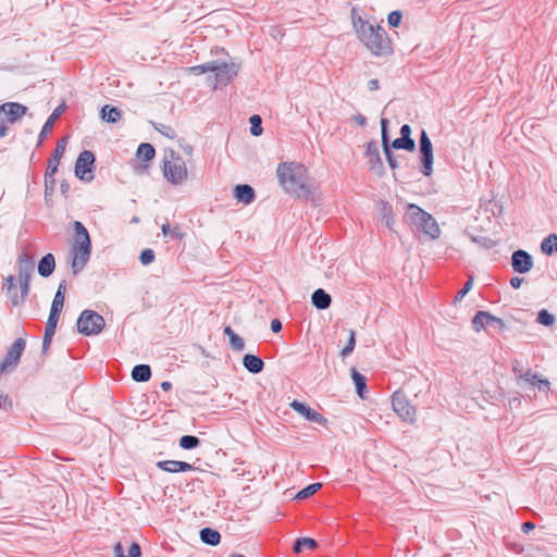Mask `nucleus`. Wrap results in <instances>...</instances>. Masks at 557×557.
I'll list each match as a JSON object with an SVG mask.
<instances>
[{
    "label": "nucleus",
    "instance_id": "obj_1",
    "mask_svg": "<svg viewBox=\"0 0 557 557\" xmlns=\"http://www.w3.org/2000/svg\"><path fill=\"white\" fill-rule=\"evenodd\" d=\"M351 25L358 40L375 57L387 54L392 51L385 30L377 24H373L357 13L354 8L350 12Z\"/></svg>",
    "mask_w": 557,
    "mask_h": 557
},
{
    "label": "nucleus",
    "instance_id": "obj_2",
    "mask_svg": "<svg viewBox=\"0 0 557 557\" xmlns=\"http://www.w3.org/2000/svg\"><path fill=\"white\" fill-rule=\"evenodd\" d=\"M307 169L296 162H282L276 169V176L283 189L298 198L309 197L312 187L307 182Z\"/></svg>",
    "mask_w": 557,
    "mask_h": 557
},
{
    "label": "nucleus",
    "instance_id": "obj_3",
    "mask_svg": "<svg viewBox=\"0 0 557 557\" xmlns=\"http://www.w3.org/2000/svg\"><path fill=\"white\" fill-rule=\"evenodd\" d=\"M74 236L70 246L69 257L74 274L81 272L89 261L91 255V240L86 227L78 221L73 223Z\"/></svg>",
    "mask_w": 557,
    "mask_h": 557
},
{
    "label": "nucleus",
    "instance_id": "obj_4",
    "mask_svg": "<svg viewBox=\"0 0 557 557\" xmlns=\"http://www.w3.org/2000/svg\"><path fill=\"white\" fill-rule=\"evenodd\" d=\"M404 219L407 223L423 232V234L431 239H436L441 235V228L436 220L414 203H408L406 206Z\"/></svg>",
    "mask_w": 557,
    "mask_h": 557
},
{
    "label": "nucleus",
    "instance_id": "obj_5",
    "mask_svg": "<svg viewBox=\"0 0 557 557\" xmlns=\"http://www.w3.org/2000/svg\"><path fill=\"white\" fill-rule=\"evenodd\" d=\"M163 174L173 185L183 184L188 177L186 162L178 153L170 150L164 156Z\"/></svg>",
    "mask_w": 557,
    "mask_h": 557
},
{
    "label": "nucleus",
    "instance_id": "obj_6",
    "mask_svg": "<svg viewBox=\"0 0 557 557\" xmlns=\"http://www.w3.org/2000/svg\"><path fill=\"white\" fill-rule=\"evenodd\" d=\"M27 112V107L17 102H5L0 106V138L7 136L10 125L21 120Z\"/></svg>",
    "mask_w": 557,
    "mask_h": 557
},
{
    "label": "nucleus",
    "instance_id": "obj_7",
    "mask_svg": "<svg viewBox=\"0 0 557 557\" xmlns=\"http://www.w3.org/2000/svg\"><path fill=\"white\" fill-rule=\"evenodd\" d=\"M106 325L104 319L92 310H84L77 320V330L86 336L98 335Z\"/></svg>",
    "mask_w": 557,
    "mask_h": 557
},
{
    "label": "nucleus",
    "instance_id": "obj_8",
    "mask_svg": "<svg viewBox=\"0 0 557 557\" xmlns=\"http://www.w3.org/2000/svg\"><path fill=\"white\" fill-rule=\"evenodd\" d=\"M392 405L393 410L403 421L409 423L414 422L417 414L416 407L409 403L401 392L397 391L393 394Z\"/></svg>",
    "mask_w": 557,
    "mask_h": 557
},
{
    "label": "nucleus",
    "instance_id": "obj_9",
    "mask_svg": "<svg viewBox=\"0 0 557 557\" xmlns=\"http://www.w3.org/2000/svg\"><path fill=\"white\" fill-rule=\"evenodd\" d=\"M420 153H421V172L425 176H431L433 172V147L431 139L425 131H422L420 136Z\"/></svg>",
    "mask_w": 557,
    "mask_h": 557
},
{
    "label": "nucleus",
    "instance_id": "obj_10",
    "mask_svg": "<svg viewBox=\"0 0 557 557\" xmlns=\"http://www.w3.org/2000/svg\"><path fill=\"white\" fill-rule=\"evenodd\" d=\"M95 163V156L89 150H84L79 153L75 163V175L82 181L92 180V170Z\"/></svg>",
    "mask_w": 557,
    "mask_h": 557
},
{
    "label": "nucleus",
    "instance_id": "obj_11",
    "mask_svg": "<svg viewBox=\"0 0 557 557\" xmlns=\"http://www.w3.org/2000/svg\"><path fill=\"white\" fill-rule=\"evenodd\" d=\"M26 342L23 338H17L8 349L2 362L0 363V372L8 371L14 368L25 349Z\"/></svg>",
    "mask_w": 557,
    "mask_h": 557
},
{
    "label": "nucleus",
    "instance_id": "obj_12",
    "mask_svg": "<svg viewBox=\"0 0 557 557\" xmlns=\"http://www.w3.org/2000/svg\"><path fill=\"white\" fill-rule=\"evenodd\" d=\"M212 72L215 76L214 88L218 85H226L238 73V66L234 63L212 62Z\"/></svg>",
    "mask_w": 557,
    "mask_h": 557
},
{
    "label": "nucleus",
    "instance_id": "obj_13",
    "mask_svg": "<svg viewBox=\"0 0 557 557\" xmlns=\"http://www.w3.org/2000/svg\"><path fill=\"white\" fill-rule=\"evenodd\" d=\"M65 290H66V284H65V281H62L59 284L58 290L52 300L47 325L57 326L60 314H61L63 306H64Z\"/></svg>",
    "mask_w": 557,
    "mask_h": 557
},
{
    "label": "nucleus",
    "instance_id": "obj_14",
    "mask_svg": "<svg viewBox=\"0 0 557 557\" xmlns=\"http://www.w3.org/2000/svg\"><path fill=\"white\" fill-rule=\"evenodd\" d=\"M290 408H293L297 413L305 417L308 421L315 422L321 425H325L327 420L317 410L310 408L305 403H300L298 400H293L289 404Z\"/></svg>",
    "mask_w": 557,
    "mask_h": 557
},
{
    "label": "nucleus",
    "instance_id": "obj_15",
    "mask_svg": "<svg viewBox=\"0 0 557 557\" xmlns=\"http://www.w3.org/2000/svg\"><path fill=\"white\" fill-rule=\"evenodd\" d=\"M511 264L518 273H527L533 267L531 256L524 250H517L512 253Z\"/></svg>",
    "mask_w": 557,
    "mask_h": 557
},
{
    "label": "nucleus",
    "instance_id": "obj_16",
    "mask_svg": "<svg viewBox=\"0 0 557 557\" xmlns=\"http://www.w3.org/2000/svg\"><path fill=\"white\" fill-rule=\"evenodd\" d=\"M491 322H497L498 324L504 326V322L502 321V319L496 318L486 311H478L476 312V314L472 319V326H473V330L476 333H479L483 329H485V326L487 324H490Z\"/></svg>",
    "mask_w": 557,
    "mask_h": 557
},
{
    "label": "nucleus",
    "instance_id": "obj_17",
    "mask_svg": "<svg viewBox=\"0 0 557 557\" xmlns=\"http://www.w3.org/2000/svg\"><path fill=\"white\" fill-rule=\"evenodd\" d=\"M157 467L165 472L177 473V472H187L194 470L193 465L185 461L177 460H163L158 461Z\"/></svg>",
    "mask_w": 557,
    "mask_h": 557
},
{
    "label": "nucleus",
    "instance_id": "obj_18",
    "mask_svg": "<svg viewBox=\"0 0 557 557\" xmlns=\"http://www.w3.org/2000/svg\"><path fill=\"white\" fill-rule=\"evenodd\" d=\"M54 268H55L54 256L52 253H47L46 256H44L40 259V261L38 263V273L41 276L47 277L53 273Z\"/></svg>",
    "mask_w": 557,
    "mask_h": 557
},
{
    "label": "nucleus",
    "instance_id": "obj_19",
    "mask_svg": "<svg viewBox=\"0 0 557 557\" xmlns=\"http://www.w3.org/2000/svg\"><path fill=\"white\" fill-rule=\"evenodd\" d=\"M243 364L249 372L255 374L260 373L264 367V363L261 358L250 354L244 356Z\"/></svg>",
    "mask_w": 557,
    "mask_h": 557
},
{
    "label": "nucleus",
    "instance_id": "obj_20",
    "mask_svg": "<svg viewBox=\"0 0 557 557\" xmlns=\"http://www.w3.org/2000/svg\"><path fill=\"white\" fill-rule=\"evenodd\" d=\"M312 305L318 309H326L331 306V296L323 289L319 288L311 296Z\"/></svg>",
    "mask_w": 557,
    "mask_h": 557
},
{
    "label": "nucleus",
    "instance_id": "obj_21",
    "mask_svg": "<svg viewBox=\"0 0 557 557\" xmlns=\"http://www.w3.org/2000/svg\"><path fill=\"white\" fill-rule=\"evenodd\" d=\"M235 198L244 203H250L255 198V191L249 185H237L234 190Z\"/></svg>",
    "mask_w": 557,
    "mask_h": 557
},
{
    "label": "nucleus",
    "instance_id": "obj_22",
    "mask_svg": "<svg viewBox=\"0 0 557 557\" xmlns=\"http://www.w3.org/2000/svg\"><path fill=\"white\" fill-rule=\"evenodd\" d=\"M351 379L356 386V392L359 395L360 398H366L367 393V384H366V376L358 372L355 368L351 369Z\"/></svg>",
    "mask_w": 557,
    "mask_h": 557
},
{
    "label": "nucleus",
    "instance_id": "obj_23",
    "mask_svg": "<svg viewBox=\"0 0 557 557\" xmlns=\"http://www.w3.org/2000/svg\"><path fill=\"white\" fill-rule=\"evenodd\" d=\"M100 115L101 119L108 123H116L122 116L121 111L117 108L109 104L102 107Z\"/></svg>",
    "mask_w": 557,
    "mask_h": 557
},
{
    "label": "nucleus",
    "instance_id": "obj_24",
    "mask_svg": "<svg viewBox=\"0 0 557 557\" xmlns=\"http://www.w3.org/2000/svg\"><path fill=\"white\" fill-rule=\"evenodd\" d=\"M522 377L527 383L537 386L540 389H549V382L546 379H541L539 374L533 373L531 370L527 371Z\"/></svg>",
    "mask_w": 557,
    "mask_h": 557
},
{
    "label": "nucleus",
    "instance_id": "obj_25",
    "mask_svg": "<svg viewBox=\"0 0 557 557\" xmlns=\"http://www.w3.org/2000/svg\"><path fill=\"white\" fill-rule=\"evenodd\" d=\"M151 376V370L148 364L135 366L132 370V377L136 382H146Z\"/></svg>",
    "mask_w": 557,
    "mask_h": 557
},
{
    "label": "nucleus",
    "instance_id": "obj_26",
    "mask_svg": "<svg viewBox=\"0 0 557 557\" xmlns=\"http://www.w3.org/2000/svg\"><path fill=\"white\" fill-rule=\"evenodd\" d=\"M382 140L384 145V153L386 157V160L388 162V165L392 169H396L398 166V163L396 159L394 158L389 147L387 146V137H386V120H382Z\"/></svg>",
    "mask_w": 557,
    "mask_h": 557
},
{
    "label": "nucleus",
    "instance_id": "obj_27",
    "mask_svg": "<svg viewBox=\"0 0 557 557\" xmlns=\"http://www.w3.org/2000/svg\"><path fill=\"white\" fill-rule=\"evenodd\" d=\"M200 539L206 544L218 545L220 543L221 535L216 530L205 528L200 531Z\"/></svg>",
    "mask_w": 557,
    "mask_h": 557
},
{
    "label": "nucleus",
    "instance_id": "obj_28",
    "mask_svg": "<svg viewBox=\"0 0 557 557\" xmlns=\"http://www.w3.org/2000/svg\"><path fill=\"white\" fill-rule=\"evenodd\" d=\"M224 334L228 336V339H230V345L235 349V350H243L245 348V344H244V341L242 339V337H239L231 326H225L224 327Z\"/></svg>",
    "mask_w": 557,
    "mask_h": 557
},
{
    "label": "nucleus",
    "instance_id": "obj_29",
    "mask_svg": "<svg viewBox=\"0 0 557 557\" xmlns=\"http://www.w3.org/2000/svg\"><path fill=\"white\" fill-rule=\"evenodd\" d=\"M156 156V150L151 144L143 143L137 148V157L145 161H150Z\"/></svg>",
    "mask_w": 557,
    "mask_h": 557
},
{
    "label": "nucleus",
    "instance_id": "obj_30",
    "mask_svg": "<svg viewBox=\"0 0 557 557\" xmlns=\"http://www.w3.org/2000/svg\"><path fill=\"white\" fill-rule=\"evenodd\" d=\"M541 249L543 253L550 256L552 253L557 251V235L552 234L544 238L541 245Z\"/></svg>",
    "mask_w": 557,
    "mask_h": 557
},
{
    "label": "nucleus",
    "instance_id": "obj_31",
    "mask_svg": "<svg viewBox=\"0 0 557 557\" xmlns=\"http://www.w3.org/2000/svg\"><path fill=\"white\" fill-rule=\"evenodd\" d=\"M114 552L116 557H140L141 550L137 543H133L128 548V555L123 554V547L121 543L115 544Z\"/></svg>",
    "mask_w": 557,
    "mask_h": 557
},
{
    "label": "nucleus",
    "instance_id": "obj_32",
    "mask_svg": "<svg viewBox=\"0 0 557 557\" xmlns=\"http://www.w3.org/2000/svg\"><path fill=\"white\" fill-rule=\"evenodd\" d=\"M392 147L395 149H405L407 151H413L416 148V144L412 138L399 137L393 140Z\"/></svg>",
    "mask_w": 557,
    "mask_h": 557
},
{
    "label": "nucleus",
    "instance_id": "obj_33",
    "mask_svg": "<svg viewBox=\"0 0 557 557\" xmlns=\"http://www.w3.org/2000/svg\"><path fill=\"white\" fill-rule=\"evenodd\" d=\"M317 547V542L311 537H302L298 539L294 544V552L300 553L302 549H314Z\"/></svg>",
    "mask_w": 557,
    "mask_h": 557
},
{
    "label": "nucleus",
    "instance_id": "obj_34",
    "mask_svg": "<svg viewBox=\"0 0 557 557\" xmlns=\"http://www.w3.org/2000/svg\"><path fill=\"white\" fill-rule=\"evenodd\" d=\"M63 110H64L63 107L60 106L52 112V114L48 117V120L46 121V123L41 129V133H40L41 136L51 132L55 120L60 116V114L63 112Z\"/></svg>",
    "mask_w": 557,
    "mask_h": 557
},
{
    "label": "nucleus",
    "instance_id": "obj_35",
    "mask_svg": "<svg viewBox=\"0 0 557 557\" xmlns=\"http://www.w3.org/2000/svg\"><path fill=\"white\" fill-rule=\"evenodd\" d=\"M154 128L166 138L174 139L176 137V131L171 125L159 123L154 124Z\"/></svg>",
    "mask_w": 557,
    "mask_h": 557
},
{
    "label": "nucleus",
    "instance_id": "obj_36",
    "mask_svg": "<svg viewBox=\"0 0 557 557\" xmlns=\"http://www.w3.org/2000/svg\"><path fill=\"white\" fill-rule=\"evenodd\" d=\"M321 486H322L321 483L310 484L307 487L299 491L296 495V498L297 499L307 498V497L313 495L314 493H317L321 488Z\"/></svg>",
    "mask_w": 557,
    "mask_h": 557
},
{
    "label": "nucleus",
    "instance_id": "obj_37",
    "mask_svg": "<svg viewBox=\"0 0 557 557\" xmlns=\"http://www.w3.org/2000/svg\"><path fill=\"white\" fill-rule=\"evenodd\" d=\"M199 445V440L193 435H184L180 438V446L183 449H191Z\"/></svg>",
    "mask_w": 557,
    "mask_h": 557
},
{
    "label": "nucleus",
    "instance_id": "obj_38",
    "mask_svg": "<svg viewBox=\"0 0 557 557\" xmlns=\"http://www.w3.org/2000/svg\"><path fill=\"white\" fill-rule=\"evenodd\" d=\"M55 329H57V326H51V325L46 324V330H45V334H44V338H42V350L44 351H47L49 349L52 337L55 333Z\"/></svg>",
    "mask_w": 557,
    "mask_h": 557
},
{
    "label": "nucleus",
    "instance_id": "obj_39",
    "mask_svg": "<svg viewBox=\"0 0 557 557\" xmlns=\"http://www.w3.org/2000/svg\"><path fill=\"white\" fill-rule=\"evenodd\" d=\"M355 345H356V333L354 330H350L347 345L342 349L341 355L343 357H346L349 354H351L355 348Z\"/></svg>",
    "mask_w": 557,
    "mask_h": 557
},
{
    "label": "nucleus",
    "instance_id": "obj_40",
    "mask_svg": "<svg viewBox=\"0 0 557 557\" xmlns=\"http://www.w3.org/2000/svg\"><path fill=\"white\" fill-rule=\"evenodd\" d=\"M537 322L545 326H550L555 322V317L546 310H541L537 315Z\"/></svg>",
    "mask_w": 557,
    "mask_h": 557
},
{
    "label": "nucleus",
    "instance_id": "obj_41",
    "mask_svg": "<svg viewBox=\"0 0 557 557\" xmlns=\"http://www.w3.org/2000/svg\"><path fill=\"white\" fill-rule=\"evenodd\" d=\"M187 71L194 75H200L205 74L207 72H212V62L201 64V65H195L187 69Z\"/></svg>",
    "mask_w": 557,
    "mask_h": 557
},
{
    "label": "nucleus",
    "instance_id": "obj_42",
    "mask_svg": "<svg viewBox=\"0 0 557 557\" xmlns=\"http://www.w3.org/2000/svg\"><path fill=\"white\" fill-rule=\"evenodd\" d=\"M250 132L253 136H259L262 133L261 117L259 115H252L250 117Z\"/></svg>",
    "mask_w": 557,
    "mask_h": 557
},
{
    "label": "nucleus",
    "instance_id": "obj_43",
    "mask_svg": "<svg viewBox=\"0 0 557 557\" xmlns=\"http://www.w3.org/2000/svg\"><path fill=\"white\" fill-rule=\"evenodd\" d=\"M403 14L400 11H393L387 16V23L392 27H398L401 23Z\"/></svg>",
    "mask_w": 557,
    "mask_h": 557
},
{
    "label": "nucleus",
    "instance_id": "obj_44",
    "mask_svg": "<svg viewBox=\"0 0 557 557\" xmlns=\"http://www.w3.org/2000/svg\"><path fill=\"white\" fill-rule=\"evenodd\" d=\"M154 260V252L152 249H145L140 253V262L144 265H148Z\"/></svg>",
    "mask_w": 557,
    "mask_h": 557
},
{
    "label": "nucleus",
    "instance_id": "obj_45",
    "mask_svg": "<svg viewBox=\"0 0 557 557\" xmlns=\"http://www.w3.org/2000/svg\"><path fill=\"white\" fill-rule=\"evenodd\" d=\"M472 286H473V278L469 277V280L466 282L463 287L458 292V294L455 298V301L461 300L470 292Z\"/></svg>",
    "mask_w": 557,
    "mask_h": 557
},
{
    "label": "nucleus",
    "instance_id": "obj_46",
    "mask_svg": "<svg viewBox=\"0 0 557 557\" xmlns=\"http://www.w3.org/2000/svg\"><path fill=\"white\" fill-rule=\"evenodd\" d=\"M65 149H66V139L63 138L61 139L58 144H57V147L53 151V154L52 157L54 158H58L61 160V158L63 157L64 152H65Z\"/></svg>",
    "mask_w": 557,
    "mask_h": 557
},
{
    "label": "nucleus",
    "instance_id": "obj_47",
    "mask_svg": "<svg viewBox=\"0 0 557 557\" xmlns=\"http://www.w3.org/2000/svg\"><path fill=\"white\" fill-rule=\"evenodd\" d=\"M55 187L54 176L45 175V189L46 194H52Z\"/></svg>",
    "mask_w": 557,
    "mask_h": 557
},
{
    "label": "nucleus",
    "instance_id": "obj_48",
    "mask_svg": "<svg viewBox=\"0 0 557 557\" xmlns=\"http://www.w3.org/2000/svg\"><path fill=\"white\" fill-rule=\"evenodd\" d=\"M367 153L369 157H371V158L374 157L375 160L380 162V154H379V150H377V147L375 144H373V143L368 144Z\"/></svg>",
    "mask_w": 557,
    "mask_h": 557
},
{
    "label": "nucleus",
    "instance_id": "obj_49",
    "mask_svg": "<svg viewBox=\"0 0 557 557\" xmlns=\"http://www.w3.org/2000/svg\"><path fill=\"white\" fill-rule=\"evenodd\" d=\"M523 278L522 277H519V276H513L511 280H510V285L512 288L515 289H518L520 288V286L522 285L523 283Z\"/></svg>",
    "mask_w": 557,
    "mask_h": 557
},
{
    "label": "nucleus",
    "instance_id": "obj_50",
    "mask_svg": "<svg viewBox=\"0 0 557 557\" xmlns=\"http://www.w3.org/2000/svg\"><path fill=\"white\" fill-rule=\"evenodd\" d=\"M400 134L401 136L400 137H404V138H411L410 135H411V128L408 124H405L401 126L400 128Z\"/></svg>",
    "mask_w": 557,
    "mask_h": 557
},
{
    "label": "nucleus",
    "instance_id": "obj_51",
    "mask_svg": "<svg viewBox=\"0 0 557 557\" xmlns=\"http://www.w3.org/2000/svg\"><path fill=\"white\" fill-rule=\"evenodd\" d=\"M271 330L274 332V333H277L282 330V323L280 320L277 319H274L271 321Z\"/></svg>",
    "mask_w": 557,
    "mask_h": 557
},
{
    "label": "nucleus",
    "instance_id": "obj_52",
    "mask_svg": "<svg viewBox=\"0 0 557 557\" xmlns=\"http://www.w3.org/2000/svg\"><path fill=\"white\" fill-rule=\"evenodd\" d=\"M368 87L371 91H375L380 88L379 81L376 78H372L368 83Z\"/></svg>",
    "mask_w": 557,
    "mask_h": 557
},
{
    "label": "nucleus",
    "instance_id": "obj_53",
    "mask_svg": "<svg viewBox=\"0 0 557 557\" xmlns=\"http://www.w3.org/2000/svg\"><path fill=\"white\" fill-rule=\"evenodd\" d=\"M352 119L360 126H364L367 123V119L362 114H356Z\"/></svg>",
    "mask_w": 557,
    "mask_h": 557
},
{
    "label": "nucleus",
    "instance_id": "obj_54",
    "mask_svg": "<svg viewBox=\"0 0 557 557\" xmlns=\"http://www.w3.org/2000/svg\"><path fill=\"white\" fill-rule=\"evenodd\" d=\"M22 293L23 296L27 295L28 293V276L26 275L22 282Z\"/></svg>",
    "mask_w": 557,
    "mask_h": 557
},
{
    "label": "nucleus",
    "instance_id": "obj_55",
    "mask_svg": "<svg viewBox=\"0 0 557 557\" xmlns=\"http://www.w3.org/2000/svg\"><path fill=\"white\" fill-rule=\"evenodd\" d=\"M535 528V525L532 523V522H524L522 525H521V529L524 533H528L529 531L533 530Z\"/></svg>",
    "mask_w": 557,
    "mask_h": 557
},
{
    "label": "nucleus",
    "instance_id": "obj_56",
    "mask_svg": "<svg viewBox=\"0 0 557 557\" xmlns=\"http://www.w3.org/2000/svg\"><path fill=\"white\" fill-rule=\"evenodd\" d=\"M58 172V168H53L51 165H47V170H46V174L45 175H49V176H54L55 173Z\"/></svg>",
    "mask_w": 557,
    "mask_h": 557
},
{
    "label": "nucleus",
    "instance_id": "obj_57",
    "mask_svg": "<svg viewBox=\"0 0 557 557\" xmlns=\"http://www.w3.org/2000/svg\"><path fill=\"white\" fill-rule=\"evenodd\" d=\"M60 159L58 158H54L52 157L49 161H48V165H51V166H55V168H59V164H60Z\"/></svg>",
    "mask_w": 557,
    "mask_h": 557
},
{
    "label": "nucleus",
    "instance_id": "obj_58",
    "mask_svg": "<svg viewBox=\"0 0 557 557\" xmlns=\"http://www.w3.org/2000/svg\"><path fill=\"white\" fill-rule=\"evenodd\" d=\"M162 233L164 236H168L171 233L170 224L165 223L162 225Z\"/></svg>",
    "mask_w": 557,
    "mask_h": 557
},
{
    "label": "nucleus",
    "instance_id": "obj_59",
    "mask_svg": "<svg viewBox=\"0 0 557 557\" xmlns=\"http://www.w3.org/2000/svg\"><path fill=\"white\" fill-rule=\"evenodd\" d=\"M161 388H162L163 391H170V389L172 388V384H171V382H169V381L162 382V383H161Z\"/></svg>",
    "mask_w": 557,
    "mask_h": 557
},
{
    "label": "nucleus",
    "instance_id": "obj_60",
    "mask_svg": "<svg viewBox=\"0 0 557 557\" xmlns=\"http://www.w3.org/2000/svg\"><path fill=\"white\" fill-rule=\"evenodd\" d=\"M8 404V398L0 392V408Z\"/></svg>",
    "mask_w": 557,
    "mask_h": 557
},
{
    "label": "nucleus",
    "instance_id": "obj_61",
    "mask_svg": "<svg viewBox=\"0 0 557 557\" xmlns=\"http://www.w3.org/2000/svg\"><path fill=\"white\" fill-rule=\"evenodd\" d=\"M23 261H25V262H26V265H27V268H28V269H30V270L33 269V264H32V262H28V261H27V259H26V257H24V256H23V257H20V263H22Z\"/></svg>",
    "mask_w": 557,
    "mask_h": 557
},
{
    "label": "nucleus",
    "instance_id": "obj_62",
    "mask_svg": "<svg viewBox=\"0 0 557 557\" xmlns=\"http://www.w3.org/2000/svg\"><path fill=\"white\" fill-rule=\"evenodd\" d=\"M67 189H69V185L65 184V183H62L61 184V191L62 194H66L67 193Z\"/></svg>",
    "mask_w": 557,
    "mask_h": 557
},
{
    "label": "nucleus",
    "instance_id": "obj_63",
    "mask_svg": "<svg viewBox=\"0 0 557 557\" xmlns=\"http://www.w3.org/2000/svg\"><path fill=\"white\" fill-rule=\"evenodd\" d=\"M13 281L14 278L12 276L8 278L9 287L13 285Z\"/></svg>",
    "mask_w": 557,
    "mask_h": 557
},
{
    "label": "nucleus",
    "instance_id": "obj_64",
    "mask_svg": "<svg viewBox=\"0 0 557 557\" xmlns=\"http://www.w3.org/2000/svg\"><path fill=\"white\" fill-rule=\"evenodd\" d=\"M230 557H245V556L242 554H232Z\"/></svg>",
    "mask_w": 557,
    "mask_h": 557
}]
</instances>
